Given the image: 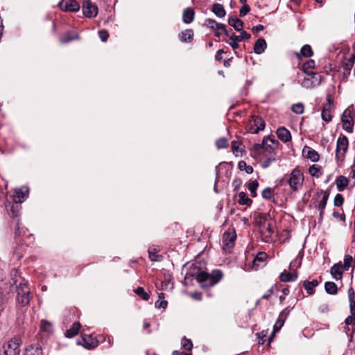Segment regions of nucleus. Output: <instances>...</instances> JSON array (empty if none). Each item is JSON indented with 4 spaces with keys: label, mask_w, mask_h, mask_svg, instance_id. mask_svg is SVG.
<instances>
[{
    "label": "nucleus",
    "mask_w": 355,
    "mask_h": 355,
    "mask_svg": "<svg viewBox=\"0 0 355 355\" xmlns=\"http://www.w3.org/2000/svg\"><path fill=\"white\" fill-rule=\"evenodd\" d=\"M238 168L241 171H245L246 173L251 174L253 173V168L250 165H247L246 162L245 161H240L238 164Z\"/></svg>",
    "instance_id": "c03bdc74"
},
{
    "label": "nucleus",
    "mask_w": 355,
    "mask_h": 355,
    "mask_svg": "<svg viewBox=\"0 0 355 355\" xmlns=\"http://www.w3.org/2000/svg\"><path fill=\"white\" fill-rule=\"evenodd\" d=\"M303 182V173L300 171V169L297 167L295 168L290 173L289 178L288 180V183L291 189L293 191L299 190V189L302 187Z\"/></svg>",
    "instance_id": "f03ea898"
},
{
    "label": "nucleus",
    "mask_w": 355,
    "mask_h": 355,
    "mask_svg": "<svg viewBox=\"0 0 355 355\" xmlns=\"http://www.w3.org/2000/svg\"><path fill=\"white\" fill-rule=\"evenodd\" d=\"M278 141L275 139V137H265L263 139L261 144H255L254 148L259 150L263 148L266 151H274L275 146L277 144Z\"/></svg>",
    "instance_id": "9b49d317"
},
{
    "label": "nucleus",
    "mask_w": 355,
    "mask_h": 355,
    "mask_svg": "<svg viewBox=\"0 0 355 355\" xmlns=\"http://www.w3.org/2000/svg\"><path fill=\"white\" fill-rule=\"evenodd\" d=\"M288 314V311L287 309L283 310L279 315L278 319L277 320L274 327H273V334H275L276 332H278L282 326L284 324L285 319L286 318L287 315Z\"/></svg>",
    "instance_id": "dca6fc26"
},
{
    "label": "nucleus",
    "mask_w": 355,
    "mask_h": 355,
    "mask_svg": "<svg viewBox=\"0 0 355 355\" xmlns=\"http://www.w3.org/2000/svg\"><path fill=\"white\" fill-rule=\"evenodd\" d=\"M19 353L20 340L15 338L4 343L0 355H19Z\"/></svg>",
    "instance_id": "7ed1b4c3"
},
{
    "label": "nucleus",
    "mask_w": 355,
    "mask_h": 355,
    "mask_svg": "<svg viewBox=\"0 0 355 355\" xmlns=\"http://www.w3.org/2000/svg\"><path fill=\"white\" fill-rule=\"evenodd\" d=\"M194 17V11L193 9L188 8H186L182 15V19L185 24H190Z\"/></svg>",
    "instance_id": "bb28decb"
},
{
    "label": "nucleus",
    "mask_w": 355,
    "mask_h": 355,
    "mask_svg": "<svg viewBox=\"0 0 355 355\" xmlns=\"http://www.w3.org/2000/svg\"><path fill=\"white\" fill-rule=\"evenodd\" d=\"M351 313H355V300H349Z\"/></svg>",
    "instance_id": "69168bd1"
},
{
    "label": "nucleus",
    "mask_w": 355,
    "mask_h": 355,
    "mask_svg": "<svg viewBox=\"0 0 355 355\" xmlns=\"http://www.w3.org/2000/svg\"><path fill=\"white\" fill-rule=\"evenodd\" d=\"M303 286L306 289V291L309 295H312L314 293V292H315L314 288L313 286H311V284H309V281H304L303 282Z\"/></svg>",
    "instance_id": "5fc2aeb1"
},
{
    "label": "nucleus",
    "mask_w": 355,
    "mask_h": 355,
    "mask_svg": "<svg viewBox=\"0 0 355 355\" xmlns=\"http://www.w3.org/2000/svg\"><path fill=\"white\" fill-rule=\"evenodd\" d=\"M300 54L305 58H310L313 55V51L310 45H304L300 50Z\"/></svg>",
    "instance_id": "79ce46f5"
},
{
    "label": "nucleus",
    "mask_w": 355,
    "mask_h": 355,
    "mask_svg": "<svg viewBox=\"0 0 355 355\" xmlns=\"http://www.w3.org/2000/svg\"><path fill=\"white\" fill-rule=\"evenodd\" d=\"M98 35L102 42H106L109 37V33L105 30L99 31Z\"/></svg>",
    "instance_id": "13d9d810"
},
{
    "label": "nucleus",
    "mask_w": 355,
    "mask_h": 355,
    "mask_svg": "<svg viewBox=\"0 0 355 355\" xmlns=\"http://www.w3.org/2000/svg\"><path fill=\"white\" fill-rule=\"evenodd\" d=\"M81 324L80 322H74L72 327L67 329L65 333V336L67 338H73L78 334L80 329Z\"/></svg>",
    "instance_id": "393cba45"
},
{
    "label": "nucleus",
    "mask_w": 355,
    "mask_h": 355,
    "mask_svg": "<svg viewBox=\"0 0 355 355\" xmlns=\"http://www.w3.org/2000/svg\"><path fill=\"white\" fill-rule=\"evenodd\" d=\"M320 194L322 195L321 199L317 202V204L315 205V208L320 210V216L322 217L324 209L327 205V202L329 198V193L327 191H322L320 192Z\"/></svg>",
    "instance_id": "2eb2a0df"
},
{
    "label": "nucleus",
    "mask_w": 355,
    "mask_h": 355,
    "mask_svg": "<svg viewBox=\"0 0 355 355\" xmlns=\"http://www.w3.org/2000/svg\"><path fill=\"white\" fill-rule=\"evenodd\" d=\"M239 36H241V40L243 39L248 40L250 38V34L247 33L245 31H243V29L241 31V35Z\"/></svg>",
    "instance_id": "e2e57ef3"
},
{
    "label": "nucleus",
    "mask_w": 355,
    "mask_h": 355,
    "mask_svg": "<svg viewBox=\"0 0 355 355\" xmlns=\"http://www.w3.org/2000/svg\"><path fill=\"white\" fill-rule=\"evenodd\" d=\"M230 42H227L228 44L232 46L233 49L239 48V42L241 41V36L232 35L230 37Z\"/></svg>",
    "instance_id": "37998d69"
},
{
    "label": "nucleus",
    "mask_w": 355,
    "mask_h": 355,
    "mask_svg": "<svg viewBox=\"0 0 355 355\" xmlns=\"http://www.w3.org/2000/svg\"><path fill=\"white\" fill-rule=\"evenodd\" d=\"M266 42L263 38H259L254 46V51L257 54L262 53L266 49Z\"/></svg>",
    "instance_id": "b1692460"
},
{
    "label": "nucleus",
    "mask_w": 355,
    "mask_h": 355,
    "mask_svg": "<svg viewBox=\"0 0 355 355\" xmlns=\"http://www.w3.org/2000/svg\"><path fill=\"white\" fill-rule=\"evenodd\" d=\"M31 297L30 295V289L26 284H20L17 288V300L21 306H26L29 304Z\"/></svg>",
    "instance_id": "423d86ee"
},
{
    "label": "nucleus",
    "mask_w": 355,
    "mask_h": 355,
    "mask_svg": "<svg viewBox=\"0 0 355 355\" xmlns=\"http://www.w3.org/2000/svg\"><path fill=\"white\" fill-rule=\"evenodd\" d=\"M205 25L214 31L216 37H220L223 34L226 36L229 35L225 25L222 23H218L214 19H207Z\"/></svg>",
    "instance_id": "6e6552de"
},
{
    "label": "nucleus",
    "mask_w": 355,
    "mask_h": 355,
    "mask_svg": "<svg viewBox=\"0 0 355 355\" xmlns=\"http://www.w3.org/2000/svg\"><path fill=\"white\" fill-rule=\"evenodd\" d=\"M277 154L275 151H270L268 156L261 162V166L268 168L272 162L276 161Z\"/></svg>",
    "instance_id": "cd10ccee"
},
{
    "label": "nucleus",
    "mask_w": 355,
    "mask_h": 355,
    "mask_svg": "<svg viewBox=\"0 0 355 355\" xmlns=\"http://www.w3.org/2000/svg\"><path fill=\"white\" fill-rule=\"evenodd\" d=\"M148 255L152 261H160L162 260V256L157 254L155 252L148 250Z\"/></svg>",
    "instance_id": "603ef678"
},
{
    "label": "nucleus",
    "mask_w": 355,
    "mask_h": 355,
    "mask_svg": "<svg viewBox=\"0 0 355 355\" xmlns=\"http://www.w3.org/2000/svg\"><path fill=\"white\" fill-rule=\"evenodd\" d=\"M348 179L343 175L338 177L336 180V184L339 191H343L348 185Z\"/></svg>",
    "instance_id": "a878e982"
},
{
    "label": "nucleus",
    "mask_w": 355,
    "mask_h": 355,
    "mask_svg": "<svg viewBox=\"0 0 355 355\" xmlns=\"http://www.w3.org/2000/svg\"><path fill=\"white\" fill-rule=\"evenodd\" d=\"M78 38V35L75 32H67L60 38V41L62 44L68 43Z\"/></svg>",
    "instance_id": "c85d7f7f"
},
{
    "label": "nucleus",
    "mask_w": 355,
    "mask_h": 355,
    "mask_svg": "<svg viewBox=\"0 0 355 355\" xmlns=\"http://www.w3.org/2000/svg\"><path fill=\"white\" fill-rule=\"evenodd\" d=\"M212 11L219 18L224 17L226 14L223 6L220 3H214L213 5Z\"/></svg>",
    "instance_id": "c756f323"
},
{
    "label": "nucleus",
    "mask_w": 355,
    "mask_h": 355,
    "mask_svg": "<svg viewBox=\"0 0 355 355\" xmlns=\"http://www.w3.org/2000/svg\"><path fill=\"white\" fill-rule=\"evenodd\" d=\"M40 331L47 334H51L53 331L52 324L45 320H42L40 323Z\"/></svg>",
    "instance_id": "72a5a7b5"
},
{
    "label": "nucleus",
    "mask_w": 355,
    "mask_h": 355,
    "mask_svg": "<svg viewBox=\"0 0 355 355\" xmlns=\"http://www.w3.org/2000/svg\"><path fill=\"white\" fill-rule=\"evenodd\" d=\"M309 172L311 175L318 178L322 173V167L319 165L313 164L309 168Z\"/></svg>",
    "instance_id": "4c0bfd02"
},
{
    "label": "nucleus",
    "mask_w": 355,
    "mask_h": 355,
    "mask_svg": "<svg viewBox=\"0 0 355 355\" xmlns=\"http://www.w3.org/2000/svg\"><path fill=\"white\" fill-rule=\"evenodd\" d=\"M182 347L187 350H191L193 348V344L191 340L186 338H183L181 341Z\"/></svg>",
    "instance_id": "8fccbe9b"
},
{
    "label": "nucleus",
    "mask_w": 355,
    "mask_h": 355,
    "mask_svg": "<svg viewBox=\"0 0 355 355\" xmlns=\"http://www.w3.org/2000/svg\"><path fill=\"white\" fill-rule=\"evenodd\" d=\"M291 110L294 113L301 114L304 112V105L302 103L294 104L293 105Z\"/></svg>",
    "instance_id": "49530a36"
},
{
    "label": "nucleus",
    "mask_w": 355,
    "mask_h": 355,
    "mask_svg": "<svg viewBox=\"0 0 355 355\" xmlns=\"http://www.w3.org/2000/svg\"><path fill=\"white\" fill-rule=\"evenodd\" d=\"M263 28H264L263 26L258 25V26L253 27L252 31L254 33H257L259 31H262L263 29Z\"/></svg>",
    "instance_id": "338daca9"
},
{
    "label": "nucleus",
    "mask_w": 355,
    "mask_h": 355,
    "mask_svg": "<svg viewBox=\"0 0 355 355\" xmlns=\"http://www.w3.org/2000/svg\"><path fill=\"white\" fill-rule=\"evenodd\" d=\"M179 37L182 42L191 41L193 37V32L191 30L187 29L180 33Z\"/></svg>",
    "instance_id": "ea45409f"
},
{
    "label": "nucleus",
    "mask_w": 355,
    "mask_h": 355,
    "mask_svg": "<svg viewBox=\"0 0 355 355\" xmlns=\"http://www.w3.org/2000/svg\"><path fill=\"white\" fill-rule=\"evenodd\" d=\"M355 114L353 109L351 107L347 108L343 113L341 116V121L343 123V128L347 132H352L354 125V118Z\"/></svg>",
    "instance_id": "39448f33"
},
{
    "label": "nucleus",
    "mask_w": 355,
    "mask_h": 355,
    "mask_svg": "<svg viewBox=\"0 0 355 355\" xmlns=\"http://www.w3.org/2000/svg\"><path fill=\"white\" fill-rule=\"evenodd\" d=\"M344 268L343 267V265L341 263H335L331 268V274L332 275V277L336 280L341 279L343 277Z\"/></svg>",
    "instance_id": "f3484780"
},
{
    "label": "nucleus",
    "mask_w": 355,
    "mask_h": 355,
    "mask_svg": "<svg viewBox=\"0 0 355 355\" xmlns=\"http://www.w3.org/2000/svg\"><path fill=\"white\" fill-rule=\"evenodd\" d=\"M83 12L87 17H94L98 13V8L92 3L90 5L83 6Z\"/></svg>",
    "instance_id": "a211bd4d"
},
{
    "label": "nucleus",
    "mask_w": 355,
    "mask_h": 355,
    "mask_svg": "<svg viewBox=\"0 0 355 355\" xmlns=\"http://www.w3.org/2000/svg\"><path fill=\"white\" fill-rule=\"evenodd\" d=\"M236 234L234 230H229L223 235V250L227 252H230L234 248Z\"/></svg>",
    "instance_id": "0eeeda50"
},
{
    "label": "nucleus",
    "mask_w": 355,
    "mask_h": 355,
    "mask_svg": "<svg viewBox=\"0 0 355 355\" xmlns=\"http://www.w3.org/2000/svg\"><path fill=\"white\" fill-rule=\"evenodd\" d=\"M24 355H43L40 347L31 345L28 347L24 353Z\"/></svg>",
    "instance_id": "f704fd0d"
},
{
    "label": "nucleus",
    "mask_w": 355,
    "mask_h": 355,
    "mask_svg": "<svg viewBox=\"0 0 355 355\" xmlns=\"http://www.w3.org/2000/svg\"><path fill=\"white\" fill-rule=\"evenodd\" d=\"M259 187V183L257 180L250 181L248 183V189L250 191L251 196L254 198L257 196V189Z\"/></svg>",
    "instance_id": "a19ab883"
},
{
    "label": "nucleus",
    "mask_w": 355,
    "mask_h": 355,
    "mask_svg": "<svg viewBox=\"0 0 355 355\" xmlns=\"http://www.w3.org/2000/svg\"><path fill=\"white\" fill-rule=\"evenodd\" d=\"M262 197L265 199H270L272 197V191L270 188H266L261 193Z\"/></svg>",
    "instance_id": "6e6d98bb"
},
{
    "label": "nucleus",
    "mask_w": 355,
    "mask_h": 355,
    "mask_svg": "<svg viewBox=\"0 0 355 355\" xmlns=\"http://www.w3.org/2000/svg\"><path fill=\"white\" fill-rule=\"evenodd\" d=\"M321 76L319 73H309L304 78L301 85L306 89H311L320 85Z\"/></svg>",
    "instance_id": "1a4fd4ad"
},
{
    "label": "nucleus",
    "mask_w": 355,
    "mask_h": 355,
    "mask_svg": "<svg viewBox=\"0 0 355 355\" xmlns=\"http://www.w3.org/2000/svg\"><path fill=\"white\" fill-rule=\"evenodd\" d=\"M267 257L268 256L266 252H259L253 259L252 269L257 270L256 262L263 263L266 260Z\"/></svg>",
    "instance_id": "2f4dec72"
},
{
    "label": "nucleus",
    "mask_w": 355,
    "mask_h": 355,
    "mask_svg": "<svg viewBox=\"0 0 355 355\" xmlns=\"http://www.w3.org/2000/svg\"><path fill=\"white\" fill-rule=\"evenodd\" d=\"M321 116H322V120L326 122H329L330 121H331V115L330 113V109L326 107V106H324L323 107V110H322Z\"/></svg>",
    "instance_id": "a18cd8bd"
},
{
    "label": "nucleus",
    "mask_w": 355,
    "mask_h": 355,
    "mask_svg": "<svg viewBox=\"0 0 355 355\" xmlns=\"http://www.w3.org/2000/svg\"><path fill=\"white\" fill-rule=\"evenodd\" d=\"M167 304H168V302L166 300H162V301L157 300L155 302V307L159 308V309L162 308L164 309L166 308Z\"/></svg>",
    "instance_id": "052dcab7"
},
{
    "label": "nucleus",
    "mask_w": 355,
    "mask_h": 355,
    "mask_svg": "<svg viewBox=\"0 0 355 355\" xmlns=\"http://www.w3.org/2000/svg\"><path fill=\"white\" fill-rule=\"evenodd\" d=\"M250 10V8L248 5L245 4L243 5L239 11V15L240 17H244L245 16Z\"/></svg>",
    "instance_id": "4d7b16f0"
},
{
    "label": "nucleus",
    "mask_w": 355,
    "mask_h": 355,
    "mask_svg": "<svg viewBox=\"0 0 355 355\" xmlns=\"http://www.w3.org/2000/svg\"><path fill=\"white\" fill-rule=\"evenodd\" d=\"M228 24L236 31H241L243 27V22L236 17L234 16L229 17Z\"/></svg>",
    "instance_id": "4be33fe9"
},
{
    "label": "nucleus",
    "mask_w": 355,
    "mask_h": 355,
    "mask_svg": "<svg viewBox=\"0 0 355 355\" xmlns=\"http://www.w3.org/2000/svg\"><path fill=\"white\" fill-rule=\"evenodd\" d=\"M355 63V53L352 54L349 58H345L343 65L347 75H349L350 71Z\"/></svg>",
    "instance_id": "412c9836"
},
{
    "label": "nucleus",
    "mask_w": 355,
    "mask_h": 355,
    "mask_svg": "<svg viewBox=\"0 0 355 355\" xmlns=\"http://www.w3.org/2000/svg\"><path fill=\"white\" fill-rule=\"evenodd\" d=\"M315 64L313 60H309L305 62L302 65V71L306 74L316 73L311 70L315 68Z\"/></svg>",
    "instance_id": "7c9ffc66"
},
{
    "label": "nucleus",
    "mask_w": 355,
    "mask_h": 355,
    "mask_svg": "<svg viewBox=\"0 0 355 355\" xmlns=\"http://www.w3.org/2000/svg\"><path fill=\"white\" fill-rule=\"evenodd\" d=\"M224 53V51L223 49H220L217 51L216 55L215 56V58L218 61H220L222 60V53Z\"/></svg>",
    "instance_id": "0e129e2a"
},
{
    "label": "nucleus",
    "mask_w": 355,
    "mask_h": 355,
    "mask_svg": "<svg viewBox=\"0 0 355 355\" xmlns=\"http://www.w3.org/2000/svg\"><path fill=\"white\" fill-rule=\"evenodd\" d=\"M238 202L239 205H250L252 200L250 199L244 192H240L239 193Z\"/></svg>",
    "instance_id": "58836bf2"
},
{
    "label": "nucleus",
    "mask_w": 355,
    "mask_h": 355,
    "mask_svg": "<svg viewBox=\"0 0 355 355\" xmlns=\"http://www.w3.org/2000/svg\"><path fill=\"white\" fill-rule=\"evenodd\" d=\"M352 324H355V313H351V315L348 316L345 320V324L347 326Z\"/></svg>",
    "instance_id": "bf43d9fd"
},
{
    "label": "nucleus",
    "mask_w": 355,
    "mask_h": 355,
    "mask_svg": "<svg viewBox=\"0 0 355 355\" xmlns=\"http://www.w3.org/2000/svg\"><path fill=\"white\" fill-rule=\"evenodd\" d=\"M28 192V189L22 187L15 190L14 201L16 203H21L25 198L26 193Z\"/></svg>",
    "instance_id": "6ab92c4d"
},
{
    "label": "nucleus",
    "mask_w": 355,
    "mask_h": 355,
    "mask_svg": "<svg viewBox=\"0 0 355 355\" xmlns=\"http://www.w3.org/2000/svg\"><path fill=\"white\" fill-rule=\"evenodd\" d=\"M83 345L86 348L95 347L97 345V342L94 340L90 336H85L82 337Z\"/></svg>",
    "instance_id": "c9c22d12"
},
{
    "label": "nucleus",
    "mask_w": 355,
    "mask_h": 355,
    "mask_svg": "<svg viewBox=\"0 0 355 355\" xmlns=\"http://www.w3.org/2000/svg\"><path fill=\"white\" fill-rule=\"evenodd\" d=\"M349 147L348 138L345 135L340 136L336 142V159L342 162L347 152Z\"/></svg>",
    "instance_id": "20e7f679"
},
{
    "label": "nucleus",
    "mask_w": 355,
    "mask_h": 355,
    "mask_svg": "<svg viewBox=\"0 0 355 355\" xmlns=\"http://www.w3.org/2000/svg\"><path fill=\"white\" fill-rule=\"evenodd\" d=\"M135 293L137 295L140 296L143 300H148L150 298V295L145 291L144 288L138 287L135 290Z\"/></svg>",
    "instance_id": "de8ad7c7"
},
{
    "label": "nucleus",
    "mask_w": 355,
    "mask_h": 355,
    "mask_svg": "<svg viewBox=\"0 0 355 355\" xmlns=\"http://www.w3.org/2000/svg\"><path fill=\"white\" fill-rule=\"evenodd\" d=\"M277 135L283 142L289 141L291 139V135L288 130L282 127L277 129Z\"/></svg>",
    "instance_id": "aec40b11"
},
{
    "label": "nucleus",
    "mask_w": 355,
    "mask_h": 355,
    "mask_svg": "<svg viewBox=\"0 0 355 355\" xmlns=\"http://www.w3.org/2000/svg\"><path fill=\"white\" fill-rule=\"evenodd\" d=\"M216 145L218 149L225 148L228 146V140L226 138H220L216 141Z\"/></svg>",
    "instance_id": "09e8293b"
},
{
    "label": "nucleus",
    "mask_w": 355,
    "mask_h": 355,
    "mask_svg": "<svg viewBox=\"0 0 355 355\" xmlns=\"http://www.w3.org/2000/svg\"><path fill=\"white\" fill-rule=\"evenodd\" d=\"M273 234V230L272 227V225L270 223H267L263 225L262 229L261 230V239L263 241L266 243H270L272 241V235Z\"/></svg>",
    "instance_id": "ddd939ff"
},
{
    "label": "nucleus",
    "mask_w": 355,
    "mask_h": 355,
    "mask_svg": "<svg viewBox=\"0 0 355 355\" xmlns=\"http://www.w3.org/2000/svg\"><path fill=\"white\" fill-rule=\"evenodd\" d=\"M348 295L349 300H354V291L352 288H350L348 290Z\"/></svg>",
    "instance_id": "774afa93"
},
{
    "label": "nucleus",
    "mask_w": 355,
    "mask_h": 355,
    "mask_svg": "<svg viewBox=\"0 0 355 355\" xmlns=\"http://www.w3.org/2000/svg\"><path fill=\"white\" fill-rule=\"evenodd\" d=\"M223 276V272L220 270H214L211 273L200 272L197 274L196 280L202 288H207L218 283L222 279Z\"/></svg>",
    "instance_id": "f257e3e1"
},
{
    "label": "nucleus",
    "mask_w": 355,
    "mask_h": 355,
    "mask_svg": "<svg viewBox=\"0 0 355 355\" xmlns=\"http://www.w3.org/2000/svg\"><path fill=\"white\" fill-rule=\"evenodd\" d=\"M343 202H344V198H343V196L340 193H338L334 198V205L336 207H340L343 205Z\"/></svg>",
    "instance_id": "864d4df0"
},
{
    "label": "nucleus",
    "mask_w": 355,
    "mask_h": 355,
    "mask_svg": "<svg viewBox=\"0 0 355 355\" xmlns=\"http://www.w3.org/2000/svg\"><path fill=\"white\" fill-rule=\"evenodd\" d=\"M59 6L64 11L76 12L80 9L79 3L75 0H62Z\"/></svg>",
    "instance_id": "f8f14e48"
},
{
    "label": "nucleus",
    "mask_w": 355,
    "mask_h": 355,
    "mask_svg": "<svg viewBox=\"0 0 355 355\" xmlns=\"http://www.w3.org/2000/svg\"><path fill=\"white\" fill-rule=\"evenodd\" d=\"M275 288H276V286H275V285L272 286L271 287V288H270V289L268 291V292H267L266 293H265V294L263 295L262 298H263V299H266V300L269 299V298H270V295H271V294L272 293V292H273V289H274Z\"/></svg>",
    "instance_id": "680f3d73"
},
{
    "label": "nucleus",
    "mask_w": 355,
    "mask_h": 355,
    "mask_svg": "<svg viewBox=\"0 0 355 355\" xmlns=\"http://www.w3.org/2000/svg\"><path fill=\"white\" fill-rule=\"evenodd\" d=\"M324 288L326 292L331 295L336 294L338 291L337 286L333 282H327L324 284Z\"/></svg>",
    "instance_id": "e433bc0d"
},
{
    "label": "nucleus",
    "mask_w": 355,
    "mask_h": 355,
    "mask_svg": "<svg viewBox=\"0 0 355 355\" xmlns=\"http://www.w3.org/2000/svg\"><path fill=\"white\" fill-rule=\"evenodd\" d=\"M303 155L311 159L313 162H316L320 159V155L316 150L309 146H304L302 150Z\"/></svg>",
    "instance_id": "4468645a"
},
{
    "label": "nucleus",
    "mask_w": 355,
    "mask_h": 355,
    "mask_svg": "<svg viewBox=\"0 0 355 355\" xmlns=\"http://www.w3.org/2000/svg\"><path fill=\"white\" fill-rule=\"evenodd\" d=\"M265 128V122L261 117L252 116L248 125V132L257 134Z\"/></svg>",
    "instance_id": "9d476101"
},
{
    "label": "nucleus",
    "mask_w": 355,
    "mask_h": 355,
    "mask_svg": "<svg viewBox=\"0 0 355 355\" xmlns=\"http://www.w3.org/2000/svg\"><path fill=\"white\" fill-rule=\"evenodd\" d=\"M297 278V273L296 272H288L284 271L279 275V279L282 282H288L295 281Z\"/></svg>",
    "instance_id": "5701e85b"
},
{
    "label": "nucleus",
    "mask_w": 355,
    "mask_h": 355,
    "mask_svg": "<svg viewBox=\"0 0 355 355\" xmlns=\"http://www.w3.org/2000/svg\"><path fill=\"white\" fill-rule=\"evenodd\" d=\"M232 151L236 157L242 155V144L239 141H233L232 142Z\"/></svg>",
    "instance_id": "473e14b6"
},
{
    "label": "nucleus",
    "mask_w": 355,
    "mask_h": 355,
    "mask_svg": "<svg viewBox=\"0 0 355 355\" xmlns=\"http://www.w3.org/2000/svg\"><path fill=\"white\" fill-rule=\"evenodd\" d=\"M352 261H353L352 257L350 255H346L344 258V264L343 265L344 270H347L352 266Z\"/></svg>",
    "instance_id": "3c124183"
}]
</instances>
